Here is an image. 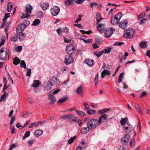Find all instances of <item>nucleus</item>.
<instances>
[{
  "label": "nucleus",
  "mask_w": 150,
  "mask_h": 150,
  "mask_svg": "<svg viewBox=\"0 0 150 150\" xmlns=\"http://www.w3.org/2000/svg\"><path fill=\"white\" fill-rule=\"evenodd\" d=\"M98 124L97 122V119H92L90 120L87 123V128L90 130H93L98 125Z\"/></svg>",
  "instance_id": "f257e3e1"
},
{
  "label": "nucleus",
  "mask_w": 150,
  "mask_h": 150,
  "mask_svg": "<svg viewBox=\"0 0 150 150\" xmlns=\"http://www.w3.org/2000/svg\"><path fill=\"white\" fill-rule=\"evenodd\" d=\"M29 24L30 22L28 20H25L23 23L17 26L16 28V32L20 33L23 32L25 28Z\"/></svg>",
  "instance_id": "f03ea898"
},
{
  "label": "nucleus",
  "mask_w": 150,
  "mask_h": 150,
  "mask_svg": "<svg viewBox=\"0 0 150 150\" xmlns=\"http://www.w3.org/2000/svg\"><path fill=\"white\" fill-rule=\"evenodd\" d=\"M76 117L73 114H70L62 115L60 118L64 120H67L70 123H72V122L76 121Z\"/></svg>",
  "instance_id": "7ed1b4c3"
},
{
  "label": "nucleus",
  "mask_w": 150,
  "mask_h": 150,
  "mask_svg": "<svg viewBox=\"0 0 150 150\" xmlns=\"http://www.w3.org/2000/svg\"><path fill=\"white\" fill-rule=\"evenodd\" d=\"M60 91L59 89L54 90H53L51 91L47 94L48 96V98L50 100V104L53 103L56 101V98L55 96L53 94H56Z\"/></svg>",
  "instance_id": "20e7f679"
},
{
  "label": "nucleus",
  "mask_w": 150,
  "mask_h": 150,
  "mask_svg": "<svg viewBox=\"0 0 150 150\" xmlns=\"http://www.w3.org/2000/svg\"><path fill=\"white\" fill-rule=\"evenodd\" d=\"M135 33V30L132 28H129L126 30L124 34V36L126 38H131L133 37Z\"/></svg>",
  "instance_id": "39448f33"
},
{
  "label": "nucleus",
  "mask_w": 150,
  "mask_h": 150,
  "mask_svg": "<svg viewBox=\"0 0 150 150\" xmlns=\"http://www.w3.org/2000/svg\"><path fill=\"white\" fill-rule=\"evenodd\" d=\"M66 51L68 55L74 54L75 51V47L72 45H68L66 46Z\"/></svg>",
  "instance_id": "423d86ee"
},
{
  "label": "nucleus",
  "mask_w": 150,
  "mask_h": 150,
  "mask_svg": "<svg viewBox=\"0 0 150 150\" xmlns=\"http://www.w3.org/2000/svg\"><path fill=\"white\" fill-rule=\"evenodd\" d=\"M48 82L52 86H57L59 83V80L57 78L54 77H50Z\"/></svg>",
  "instance_id": "0eeeda50"
},
{
  "label": "nucleus",
  "mask_w": 150,
  "mask_h": 150,
  "mask_svg": "<svg viewBox=\"0 0 150 150\" xmlns=\"http://www.w3.org/2000/svg\"><path fill=\"white\" fill-rule=\"evenodd\" d=\"M59 11L60 8L57 6H53L50 10L51 14L53 16L57 15L59 13Z\"/></svg>",
  "instance_id": "6e6552de"
},
{
  "label": "nucleus",
  "mask_w": 150,
  "mask_h": 150,
  "mask_svg": "<svg viewBox=\"0 0 150 150\" xmlns=\"http://www.w3.org/2000/svg\"><path fill=\"white\" fill-rule=\"evenodd\" d=\"M127 125H125L123 127V129L125 132L127 133H129L133 129L132 127L129 123H127Z\"/></svg>",
  "instance_id": "1a4fd4ad"
},
{
  "label": "nucleus",
  "mask_w": 150,
  "mask_h": 150,
  "mask_svg": "<svg viewBox=\"0 0 150 150\" xmlns=\"http://www.w3.org/2000/svg\"><path fill=\"white\" fill-rule=\"evenodd\" d=\"M64 63L67 65H68L73 62V58L70 55H66Z\"/></svg>",
  "instance_id": "9d476101"
},
{
  "label": "nucleus",
  "mask_w": 150,
  "mask_h": 150,
  "mask_svg": "<svg viewBox=\"0 0 150 150\" xmlns=\"http://www.w3.org/2000/svg\"><path fill=\"white\" fill-rule=\"evenodd\" d=\"M115 30L112 28H109L105 32V34L107 38L110 37L115 32Z\"/></svg>",
  "instance_id": "9b49d317"
},
{
  "label": "nucleus",
  "mask_w": 150,
  "mask_h": 150,
  "mask_svg": "<svg viewBox=\"0 0 150 150\" xmlns=\"http://www.w3.org/2000/svg\"><path fill=\"white\" fill-rule=\"evenodd\" d=\"M43 86L45 91H49L52 88V86L48 81L44 83Z\"/></svg>",
  "instance_id": "f8f14e48"
},
{
  "label": "nucleus",
  "mask_w": 150,
  "mask_h": 150,
  "mask_svg": "<svg viewBox=\"0 0 150 150\" xmlns=\"http://www.w3.org/2000/svg\"><path fill=\"white\" fill-rule=\"evenodd\" d=\"M107 115L106 114H103L100 117L99 120H97V122L98 125H100L102 122H103L106 119Z\"/></svg>",
  "instance_id": "ddd939ff"
},
{
  "label": "nucleus",
  "mask_w": 150,
  "mask_h": 150,
  "mask_svg": "<svg viewBox=\"0 0 150 150\" xmlns=\"http://www.w3.org/2000/svg\"><path fill=\"white\" fill-rule=\"evenodd\" d=\"M129 135L126 134L121 140V142L123 144H126L129 141Z\"/></svg>",
  "instance_id": "4468645a"
},
{
  "label": "nucleus",
  "mask_w": 150,
  "mask_h": 150,
  "mask_svg": "<svg viewBox=\"0 0 150 150\" xmlns=\"http://www.w3.org/2000/svg\"><path fill=\"white\" fill-rule=\"evenodd\" d=\"M76 92V93L79 95H83L84 92L83 87L82 86H81L77 88Z\"/></svg>",
  "instance_id": "2eb2a0df"
},
{
  "label": "nucleus",
  "mask_w": 150,
  "mask_h": 150,
  "mask_svg": "<svg viewBox=\"0 0 150 150\" xmlns=\"http://www.w3.org/2000/svg\"><path fill=\"white\" fill-rule=\"evenodd\" d=\"M127 24V21L125 20L123 22H120L119 23V26L121 28L124 29L126 28Z\"/></svg>",
  "instance_id": "dca6fc26"
},
{
  "label": "nucleus",
  "mask_w": 150,
  "mask_h": 150,
  "mask_svg": "<svg viewBox=\"0 0 150 150\" xmlns=\"http://www.w3.org/2000/svg\"><path fill=\"white\" fill-rule=\"evenodd\" d=\"M23 32L20 33L16 32V34L18 36H19V39L21 41H23L25 38L26 36L25 34L22 33Z\"/></svg>",
  "instance_id": "f3484780"
},
{
  "label": "nucleus",
  "mask_w": 150,
  "mask_h": 150,
  "mask_svg": "<svg viewBox=\"0 0 150 150\" xmlns=\"http://www.w3.org/2000/svg\"><path fill=\"white\" fill-rule=\"evenodd\" d=\"M105 29V28L104 27V25L103 24H99L97 26L98 30L100 31L101 33L103 32Z\"/></svg>",
  "instance_id": "a211bd4d"
},
{
  "label": "nucleus",
  "mask_w": 150,
  "mask_h": 150,
  "mask_svg": "<svg viewBox=\"0 0 150 150\" xmlns=\"http://www.w3.org/2000/svg\"><path fill=\"white\" fill-rule=\"evenodd\" d=\"M49 6V3L46 2H42L40 4V6L43 10H45L48 8Z\"/></svg>",
  "instance_id": "6ab92c4d"
},
{
  "label": "nucleus",
  "mask_w": 150,
  "mask_h": 150,
  "mask_svg": "<svg viewBox=\"0 0 150 150\" xmlns=\"http://www.w3.org/2000/svg\"><path fill=\"white\" fill-rule=\"evenodd\" d=\"M101 77L103 78L107 75L109 76L110 75V73L109 71L106 69H104L101 73Z\"/></svg>",
  "instance_id": "aec40b11"
},
{
  "label": "nucleus",
  "mask_w": 150,
  "mask_h": 150,
  "mask_svg": "<svg viewBox=\"0 0 150 150\" xmlns=\"http://www.w3.org/2000/svg\"><path fill=\"white\" fill-rule=\"evenodd\" d=\"M7 51L4 52V53L0 54V59L2 60H5L7 58Z\"/></svg>",
  "instance_id": "412c9836"
},
{
  "label": "nucleus",
  "mask_w": 150,
  "mask_h": 150,
  "mask_svg": "<svg viewBox=\"0 0 150 150\" xmlns=\"http://www.w3.org/2000/svg\"><path fill=\"white\" fill-rule=\"evenodd\" d=\"M128 120L127 117H125L123 118H122L121 120L120 121V122L121 125L123 126V127L125 126V125H127V123H129L127 122Z\"/></svg>",
  "instance_id": "4be33fe9"
},
{
  "label": "nucleus",
  "mask_w": 150,
  "mask_h": 150,
  "mask_svg": "<svg viewBox=\"0 0 150 150\" xmlns=\"http://www.w3.org/2000/svg\"><path fill=\"white\" fill-rule=\"evenodd\" d=\"M32 8L33 7L30 5L29 4H28L25 7V11L26 12L29 14H30Z\"/></svg>",
  "instance_id": "5701e85b"
},
{
  "label": "nucleus",
  "mask_w": 150,
  "mask_h": 150,
  "mask_svg": "<svg viewBox=\"0 0 150 150\" xmlns=\"http://www.w3.org/2000/svg\"><path fill=\"white\" fill-rule=\"evenodd\" d=\"M68 99V97L67 95H65L64 96L62 97V98L59 100L58 101V103H61L65 102Z\"/></svg>",
  "instance_id": "b1692460"
},
{
  "label": "nucleus",
  "mask_w": 150,
  "mask_h": 150,
  "mask_svg": "<svg viewBox=\"0 0 150 150\" xmlns=\"http://www.w3.org/2000/svg\"><path fill=\"white\" fill-rule=\"evenodd\" d=\"M40 85V83L39 80H35L31 85V86L33 88L37 87Z\"/></svg>",
  "instance_id": "393cba45"
},
{
  "label": "nucleus",
  "mask_w": 150,
  "mask_h": 150,
  "mask_svg": "<svg viewBox=\"0 0 150 150\" xmlns=\"http://www.w3.org/2000/svg\"><path fill=\"white\" fill-rule=\"evenodd\" d=\"M101 16L100 14L98 13L96 15V19L97 20L96 24H98L100 23V21L103 19L102 18H101Z\"/></svg>",
  "instance_id": "a878e982"
},
{
  "label": "nucleus",
  "mask_w": 150,
  "mask_h": 150,
  "mask_svg": "<svg viewBox=\"0 0 150 150\" xmlns=\"http://www.w3.org/2000/svg\"><path fill=\"white\" fill-rule=\"evenodd\" d=\"M85 62L90 66H92L94 64V61L93 60H86L85 61Z\"/></svg>",
  "instance_id": "bb28decb"
},
{
  "label": "nucleus",
  "mask_w": 150,
  "mask_h": 150,
  "mask_svg": "<svg viewBox=\"0 0 150 150\" xmlns=\"http://www.w3.org/2000/svg\"><path fill=\"white\" fill-rule=\"evenodd\" d=\"M90 129H89L87 127L82 128L81 129V133L82 134H85L89 132Z\"/></svg>",
  "instance_id": "cd10ccee"
},
{
  "label": "nucleus",
  "mask_w": 150,
  "mask_h": 150,
  "mask_svg": "<svg viewBox=\"0 0 150 150\" xmlns=\"http://www.w3.org/2000/svg\"><path fill=\"white\" fill-rule=\"evenodd\" d=\"M12 3L11 2H9L7 5V11L8 12H10L13 8Z\"/></svg>",
  "instance_id": "c85d7f7f"
},
{
  "label": "nucleus",
  "mask_w": 150,
  "mask_h": 150,
  "mask_svg": "<svg viewBox=\"0 0 150 150\" xmlns=\"http://www.w3.org/2000/svg\"><path fill=\"white\" fill-rule=\"evenodd\" d=\"M20 60L17 57L14 58L13 59V63L15 65H17L19 64L20 62Z\"/></svg>",
  "instance_id": "c756f323"
},
{
  "label": "nucleus",
  "mask_w": 150,
  "mask_h": 150,
  "mask_svg": "<svg viewBox=\"0 0 150 150\" xmlns=\"http://www.w3.org/2000/svg\"><path fill=\"white\" fill-rule=\"evenodd\" d=\"M43 131L41 130H38L35 132V134L37 137H38L42 134L43 133Z\"/></svg>",
  "instance_id": "7c9ffc66"
},
{
  "label": "nucleus",
  "mask_w": 150,
  "mask_h": 150,
  "mask_svg": "<svg viewBox=\"0 0 150 150\" xmlns=\"http://www.w3.org/2000/svg\"><path fill=\"white\" fill-rule=\"evenodd\" d=\"M147 42H141L139 44V46L141 48L144 49L146 47H147Z\"/></svg>",
  "instance_id": "2f4dec72"
},
{
  "label": "nucleus",
  "mask_w": 150,
  "mask_h": 150,
  "mask_svg": "<svg viewBox=\"0 0 150 150\" xmlns=\"http://www.w3.org/2000/svg\"><path fill=\"white\" fill-rule=\"evenodd\" d=\"M119 21L117 20V19H116L115 17L114 18H112L111 20V23L113 25L116 24Z\"/></svg>",
  "instance_id": "473e14b6"
},
{
  "label": "nucleus",
  "mask_w": 150,
  "mask_h": 150,
  "mask_svg": "<svg viewBox=\"0 0 150 150\" xmlns=\"http://www.w3.org/2000/svg\"><path fill=\"white\" fill-rule=\"evenodd\" d=\"M65 4L67 6L73 5L74 4V0H67L65 1Z\"/></svg>",
  "instance_id": "72a5a7b5"
},
{
  "label": "nucleus",
  "mask_w": 150,
  "mask_h": 150,
  "mask_svg": "<svg viewBox=\"0 0 150 150\" xmlns=\"http://www.w3.org/2000/svg\"><path fill=\"white\" fill-rule=\"evenodd\" d=\"M18 38V35H14L11 38V41L15 42L17 41Z\"/></svg>",
  "instance_id": "f704fd0d"
},
{
  "label": "nucleus",
  "mask_w": 150,
  "mask_h": 150,
  "mask_svg": "<svg viewBox=\"0 0 150 150\" xmlns=\"http://www.w3.org/2000/svg\"><path fill=\"white\" fill-rule=\"evenodd\" d=\"M122 13L121 12L119 13L116 14L115 16V17L116 19H117V20L119 21L122 16Z\"/></svg>",
  "instance_id": "c9c22d12"
},
{
  "label": "nucleus",
  "mask_w": 150,
  "mask_h": 150,
  "mask_svg": "<svg viewBox=\"0 0 150 150\" xmlns=\"http://www.w3.org/2000/svg\"><path fill=\"white\" fill-rule=\"evenodd\" d=\"M119 59L120 62H123L124 60V54L122 52H120L119 54Z\"/></svg>",
  "instance_id": "e433bc0d"
},
{
  "label": "nucleus",
  "mask_w": 150,
  "mask_h": 150,
  "mask_svg": "<svg viewBox=\"0 0 150 150\" xmlns=\"http://www.w3.org/2000/svg\"><path fill=\"white\" fill-rule=\"evenodd\" d=\"M98 73H97L96 75L95 76V78L94 79V83L95 85L96 86L98 85Z\"/></svg>",
  "instance_id": "4c0bfd02"
},
{
  "label": "nucleus",
  "mask_w": 150,
  "mask_h": 150,
  "mask_svg": "<svg viewBox=\"0 0 150 150\" xmlns=\"http://www.w3.org/2000/svg\"><path fill=\"white\" fill-rule=\"evenodd\" d=\"M135 144V142L134 138H132L130 144V146L132 148L134 147Z\"/></svg>",
  "instance_id": "58836bf2"
},
{
  "label": "nucleus",
  "mask_w": 150,
  "mask_h": 150,
  "mask_svg": "<svg viewBox=\"0 0 150 150\" xmlns=\"http://www.w3.org/2000/svg\"><path fill=\"white\" fill-rule=\"evenodd\" d=\"M109 109L107 108H105L102 109L98 111V113H100L101 114H102L104 113H105L109 110Z\"/></svg>",
  "instance_id": "ea45409f"
},
{
  "label": "nucleus",
  "mask_w": 150,
  "mask_h": 150,
  "mask_svg": "<svg viewBox=\"0 0 150 150\" xmlns=\"http://www.w3.org/2000/svg\"><path fill=\"white\" fill-rule=\"evenodd\" d=\"M95 40L96 42L98 44L101 43L103 41V39L99 37L96 38Z\"/></svg>",
  "instance_id": "a19ab883"
},
{
  "label": "nucleus",
  "mask_w": 150,
  "mask_h": 150,
  "mask_svg": "<svg viewBox=\"0 0 150 150\" xmlns=\"http://www.w3.org/2000/svg\"><path fill=\"white\" fill-rule=\"evenodd\" d=\"M104 52V51H102L100 52H94V53L95 55L99 57L103 54Z\"/></svg>",
  "instance_id": "79ce46f5"
},
{
  "label": "nucleus",
  "mask_w": 150,
  "mask_h": 150,
  "mask_svg": "<svg viewBox=\"0 0 150 150\" xmlns=\"http://www.w3.org/2000/svg\"><path fill=\"white\" fill-rule=\"evenodd\" d=\"M40 21L38 19H35L33 22L32 25H38L40 23Z\"/></svg>",
  "instance_id": "37998d69"
},
{
  "label": "nucleus",
  "mask_w": 150,
  "mask_h": 150,
  "mask_svg": "<svg viewBox=\"0 0 150 150\" xmlns=\"http://www.w3.org/2000/svg\"><path fill=\"white\" fill-rule=\"evenodd\" d=\"M76 112L77 114L82 116H84L86 115L85 113L82 111L76 110Z\"/></svg>",
  "instance_id": "c03bdc74"
},
{
  "label": "nucleus",
  "mask_w": 150,
  "mask_h": 150,
  "mask_svg": "<svg viewBox=\"0 0 150 150\" xmlns=\"http://www.w3.org/2000/svg\"><path fill=\"white\" fill-rule=\"evenodd\" d=\"M30 131H27L25 133L24 136L23 137V139H24L27 137H28L30 135Z\"/></svg>",
  "instance_id": "a18cd8bd"
},
{
  "label": "nucleus",
  "mask_w": 150,
  "mask_h": 150,
  "mask_svg": "<svg viewBox=\"0 0 150 150\" xmlns=\"http://www.w3.org/2000/svg\"><path fill=\"white\" fill-rule=\"evenodd\" d=\"M21 67L25 69L26 68V65L25 62L24 60H22L20 64Z\"/></svg>",
  "instance_id": "49530a36"
},
{
  "label": "nucleus",
  "mask_w": 150,
  "mask_h": 150,
  "mask_svg": "<svg viewBox=\"0 0 150 150\" xmlns=\"http://www.w3.org/2000/svg\"><path fill=\"white\" fill-rule=\"evenodd\" d=\"M6 92L5 91L4 92V93L2 95L1 97V99H0V102L6 99Z\"/></svg>",
  "instance_id": "de8ad7c7"
},
{
  "label": "nucleus",
  "mask_w": 150,
  "mask_h": 150,
  "mask_svg": "<svg viewBox=\"0 0 150 150\" xmlns=\"http://www.w3.org/2000/svg\"><path fill=\"white\" fill-rule=\"evenodd\" d=\"M76 136H74L73 137H72L68 141V143L69 144H71L72 143H73L75 139H76Z\"/></svg>",
  "instance_id": "09e8293b"
},
{
  "label": "nucleus",
  "mask_w": 150,
  "mask_h": 150,
  "mask_svg": "<svg viewBox=\"0 0 150 150\" xmlns=\"http://www.w3.org/2000/svg\"><path fill=\"white\" fill-rule=\"evenodd\" d=\"M87 113L89 115H92L94 114L96 112V110L92 109H89L87 111Z\"/></svg>",
  "instance_id": "8fccbe9b"
},
{
  "label": "nucleus",
  "mask_w": 150,
  "mask_h": 150,
  "mask_svg": "<svg viewBox=\"0 0 150 150\" xmlns=\"http://www.w3.org/2000/svg\"><path fill=\"white\" fill-rule=\"evenodd\" d=\"M35 140L34 139H30L28 141V144L30 145L31 146L35 142Z\"/></svg>",
  "instance_id": "3c124183"
},
{
  "label": "nucleus",
  "mask_w": 150,
  "mask_h": 150,
  "mask_svg": "<svg viewBox=\"0 0 150 150\" xmlns=\"http://www.w3.org/2000/svg\"><path fill=\"white\" fill-rule=\"evenodd\" d=\"M135 108L138 110V112L140 113H141V110L139 105L138 104H136L134 105Z\"/></svg>",
  "instance_id": "603ef678"
},
{
  "label": "nucleus",
  "mask_w": 150,
  "mask_h": 150,
  "mask_svg": "<svg viewBox=\"0 0 150 150\" xmlns=\"http://www.w3.org/2000/svg\"><path fill=\"white\" fill-rule=\"evenodd\" d=\"M145 14L144 13H141L139 15L138 17V19L140 20L141 18H142L145 16Z\"/></svg>",
  "instance_id": "864d4df0"
},
{
  "label": "nucleus",
  "mask_w": 150,
  "mask_h": 150,
  "mask_svg": "<svg viewBox=\"0 0 150 150\" xmlns=\"http://www.w3.org/2000/svg\"><path fill=\"white\" fill-rule=\"evenodd\" d=\"M83 104L84 105L85 109L87 111L89 109V105L87 103H84Z\"/></svg>",
  "instance_id": "5fc2aeb1"
},
{
  "label": "nucleus",
  "mask_w": 150,
  "mask_h": 150,
  "mask_svg": "<svg viewBox=\"0 0 150 150\" xmlns=\"http://www.w3.org/2000/svg\"><path fill=\"white\" fill-rule=\"evenodd\" d=\"M10 27V25L9 24H8V25H7L6 27L4 30L5 31V33H6L7 36L8 35V33H7V31L8 30V29H9V28Z\"/></svg>",
  "instance_id": "6e6d98bb"
},
{
  "label": "nucleus",
  "mask_w": 150,
  "mask_h": 150,
  "mask_svg": "<svg viewBox=\"0 0 150 150\" xmlns=\"http://www.w3.org/2000/svg\"><path fill=\"white\" fill-rule=\"evenodd\" d=\"M76 118L77 119L76 120V121H75L74 122L78 123L79 126L81 125L82 124L81 120L80 119H79L77 117H76Z\"/></svg>",
  "instance_id": "4d7b16f0"
},
{
  "label": "nucleus",
  "mask_w": 150,
  "mask_h": 150,
  "mask_svg": "<svg viewBox=\"0 0 150 150\" xmlns=\"http://www.w3.org/2000/svg\"><path fill=\"white\" fill-rule=\"evenodd\" d=\"M17 146V144H12L8 150H12L13 148L16 147Z\"/></svg>",
  "instance_id": "13d9d810"
},
{
  "label": "nucleus",
  "mask_w": 150,
  "mask_h": 150,
  "mask_svg": "<svg viewBox=\"0 0 150 150\" xmlns=\"http://www.w3.org/2000/svg\"><path fill=\"white\" fill-rule=\"evenodd\" d=\"M124 44V43L122 42H116L114 44V45L115 46H121L122 45Z\"/></svg>",
  "instance_id": "bf43d9fd"
},
{
  "label": "nucleus",
  "mask_w": 150,
  "mask_h": 150,
  "mask_svg": "<svg viewBox=\"0 0 150 150\" xmlns=\"http://www.w3.org/2000/svg\"><path fill=\"white\" fill-rule=\"evenodd\" d=\"M15 120V117H12L11 120V121L10 123V124L11 126L12 125L14 121Z\"/></svg>",
  "instance_id": "052dcab7"
},
{
  "label": "nucleus",
  "mask_w": 150,
  "mask_h": 150,
  "mask_svg": "<svg viewBox=\"0 0 150 150\" xmlns=\"http://www.w3.org/2000/svg\"><path fill=\"white\" fill-rule=\"evenodd\" d=\"M112 48H108L107 49H105V54H108L111 51V49Z\"/></svg>",
  "instance_id": "680f3d73"
},
{
  "label": "nucleus",
  "mask_w": 150,
  "mask_h": 150,
  "mask_svg": "<svg viewBox=\"0 0 150 150\" xmlns=\"http://www.w3.org/2000/svg\"><path fill=\"white\" fill-rule=\"evenodd\" d=\"M16 51L18 52H21L22 50V46H18L16 48Z\"/></svg>",
  "instance_id": "e2e57ef3"
},
{
  "label": "nucleus",
  "mask_w": 150,
  "mask_h": 150,
  "mask_svg": "<svg viewBox=\"0 0 150 150\" xmlns=\"http://www.w3.org/2000/svg\"><path fill=\"white\" fill-rule=\"evenodd\" d=\"M28 71L27 72L26 76H30L31 74V70L30 69H28Z\"/></svg>",
  "instance_id": "0e129e2a"
},
{
  "label": "nucleus",
  "mask_w": 150,
  "mask_h": 150,
  "mask_svg": "<svg viewBox=\"0 0 150 150\" xmlns=\"http://www.w3.org/2000/svg\"><path fill=\"white\" fill-rule=\"evenodd\" d=\"M85 0H75V2L78 4H82Z\"/></svg>",
  "instance_id": "69168bd1"
},
{
  "label": "nucleus",
  "mask_w": 150,
  "mask_h": 150,
  "mask_svg": "<svg viewBox=\"0 0 150 150\" xmlns=\"http://www.w3.org/2000/svg\"><path fill=\"white\" fill-rule=\"evenodd\" d=\"M146 21V19L145 18H144L141 20L139 22V24L140 25H142L144 24V22Z\"/></svg>",
  "instance_id": "338daca9"
},
{
  "label": "nucleus",
  "mask_w": 150,
  "mask_h": 150,
  "mask_svg": "<svg viewBox=\"0 0 150 150\" xmlns=\"http://www.w3.org/2000/svg\"><path fill=\"white\" fill-rule=\"evenodd\" d=\"M23 115L22 116V117H24L26 118L28 117V113L26 112H24L22 113Z\"/></svg>",
  "instance_id": "774afa93"
}]
</instances>
